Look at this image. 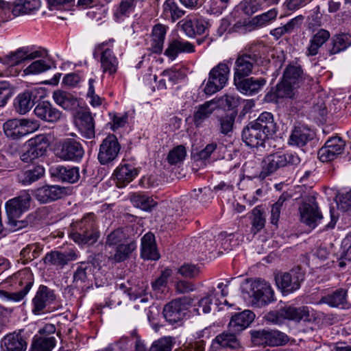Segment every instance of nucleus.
Masks as SVG:
<instances>
[{
	"mask_svg": "<svg viewBox=\"0 0 351 351\" xmlns=\"http://www.w3.org/2000/svg\"><path fill=\"white\" fill-rule=\"evenodd\" d=\"M254 317V313L250 310L234 314L228 324L229 330L239 334L250 326Z\"/></svg>",
	"mask_w": 351,
	"mask_h": 351,
	"instance_id": "obj_27",
	"label": "nucleus"
},
{
	"mask_svg": "<svg viewBox=\"0 0 351 351\" xmlns=\"http://www.w3.org/2000/svg\"><path fill=\"white\" fill-rule=\"evenodd\" d=\"M37 99V90L28 89L19 93L14 101V107L16 112L20 114H25L35 104Z\"/></svg>",
	"mask_w": 351,
	"mask_h": 351,
	"instance_id": "obj_25",
	"label": "nucleus"
},
{
	"mask_svg": "<svg viewBox=\"0 0 351 351\" xmlns=\"http://www.w3.org/2000/svg\"><path fill=\"white\" fill-rule=\"evenodd\" d=\"M44 174V167L41 165H36L31 169L21 171L18 175V180L23 185H29L40 179Z\"/></svg>",
	"mask_w": 351,
	"mask_h": 351,
	"instance_id": "obj_45",
	"label": "nucleus"
},
{
	"mask_svg": "<svg viewBox=\"0 0 351 351\" xmlns=\"http://www.w3.org/2000/svg\"><path fill=\"white\" fill-rule=\"evenodd\" d=\"M228 63H232V59L219 63L210 70L208 81L204 88L205 94L211 95L225 86L230 73Z\"/></svg>",
	"mask_w": 351,
	"mask_h": 351,
	"instance_id": "obj_5",
	"label": "nucleus"
},
{
	"mask_svg": "<svg viewBox=\"0 0 351 351\" xmlns=\"http://www.w3.org/2000/svg\"><path fill=\"white\" fill-rule=\"evenodd\" d=\"M55 346L54 337H39L33 341L30 351H51Z\"/></svg>",
	"mask_w": 351,
	"mask_h": 351,
	"instance_id": "obj_52",
	"label": "nucleus"
},
{
	"mask_svg": "<svg viewBox=\"0 0 351 351\" xmlns=\"http://www.w3.org/2000/svg\"><path fill=\"white\" fill-rule=\"evenodd\" d=\"M41 56L40 51H32L29 47H22L0 57V62L7 66L13 67Z\"/></svg>",
	"mask_w": 351,
	"mask_h": 351,
	"instance_id": "obj_14",
	"label": "nucleus"
},
{
	"mask_svg": "<svg viewBox=\"0 0 351 351\" xmlns=\"http://www.w3.org/2000/svg\"><path fill=\"white\" fill-rule=\"evenodd\" d=\"M267 344L269 346H278L286 343L288 341V337L278 330H267Z\"/></svg>",
	"mask_w": 351,
	"mask_h": 351,
	"instance_id": "obj_60",
	"label": "nucleus"
},
{
	"mask_svg": "<svg viewBox=\"0 0 351 351\" xmlns=\"http://www.w3.org/2000/svg\"><path fill=\"white\" fill-rule=\"evenodd\" d=\"M190 298L183 297L173 300L167 303L163 308V315L170 324L181 321L186 315L189 306L191 304Z\"/></svg>",
	"mask_w": 351,
	"mask_h": 351,
	"instance_id": "obj_11",
	"label": "nucleus"
},
{
	"mask_svg": "<svg viewBox=\"0 0 351 351\" xmlns=\"http://www.w3.org/2000/svg\"><path fill=\"white\" fill-rule=\"evenodd\" d=\"M277 14V10L273 8L266 12L256 16L252 19V23L257 27H263L275 20Z\"/></svg>",
	"mask_w": 351,
	"mask_h": 351,
	"instance_id": "obj_56",
	"label": "nucleus"
},
{
	"mask_svg": "<svg viewBox=\"0 0 351 351\" xmlns=\"http://www.w3.org/2000/svg\"><path fill=\"white\" fill-rule=\"evenodd\" d=\"M239 333L232 332L229 330L224 331L215 337L213 341V346L218 345L221 348L238 349L241 347L239 340L237 339V335Z\"/></svg>",
	"mask_w": 351,
	"mask_h": 351,
	"instance_id": "obj_41",
	"label": "nucleus"
},
{
	"mask_svg": "<svg viewBox=\"0 0 351 351\" xmlns=\"http://www.w3.org/2000/svg\"><path fill=\"white\" fill-rule=\"evenodd\" d=\"M219 239L221 247L226 252L232 250L239 243L238 239L234 233L228 234L226 232H221L219 235Z\"/></svg>",
	"mask_w": 351,
	"mask_h": 351,
	"instance_id": "obj_57",
	"label": "nucleus"
},
{
	"mask_svg": "<svg viewBox=\"0 0 351 351\" xmlns=\"http://www.w3.org/2000/svg\"><path fill=\"white\" fill-rule=\"evenodd\" d=\"M98 265L92 261H84L77 264L73 276V285L82 291H87L93 287L91 276Z\"/></svg>",
	"mask_w": 351,
	"mask_h": 351,
	"instance_id": "obj_9",
	"label": "nucleus"
},
{
	"mask_svg": "<svg viewBox=\"0 0 351 351\" xmlns=\"http://www.w3.org/2000/svg\"><path fill=\"white\" fill-rule=\"evenodd\" d=\"M252 215V232L256 234L265 227V219L263 217V212L259 206L253 208Z\"/></svg>",
	"mask_w": 351,
	"mask_h": 351,
	"instance_id": "obj_54",
	"label": "nucleus"
},
{
	"mask_svg": "<svg viewBox=\"0 0 351 351\" xmlns=\"http://www.w3.org/2000/svg\"><path fill=\"white\" fill-rule=\"evenodd\" d=\"M319 303L326 304L331 307L348 308L349 304L347 302V290L344 289H337L332 293L322 297Z\"/></svg>",
	"mask_w": 351,
	"mask_h": 351,
	"instance_id": "obj_33",
	"label": "nucleus"
},
{
	"mask_svg": "<svg viewBox=\"0 0 351 351\" xmlns=\"http://www.w3.org/2000/svg\"><path fill=\"white\" fill-rule=\"evenodd\" d=\"M282 79L300 87L304 85H309L313 79L305 75L300 65L289 64L283 72Z\"/></svg>",
	"mask_w": 351,
	"mask_h": 351,
	"instance_id": "obj_24",
	"label": "nucleus"
},
{
	"mask_svg": "<svg viewBox=\"0 0 351 351\" xmlns=\"http://www.w3.org/2000/svg\"><path fill=\"white\" fill-rule=\"evenodd\" d=\"M282 313H284L285 319L295 322H300V321L311 322L315 319V317L313 314H311L309 308L306 306L300 307L286 306L283 307Z\"/></svg>",
	"mask_w": 351,
	"mask_h": 351,
	"instance_id": "obj_28",
	"label": "nucleus"
},
{
	"mask_svg": "<svg viewBox=\"0 0 351 351\" xmlns=\"http://www.w3.org/2000/svg\"><path fill=\"white\" fill-rule=\"evenodd\" d=\"M3 351H25L27 343L20 334L11 333L1 341Z\"/></svg>",
	"mask_w": 351,
	"mask_h": 351,
	"instance_id": "obj_39",
	"label": "nucleus"
},
{
	"mask_svg": "<svg viewBox=\"0 0 351 351\" xmlns=\"http://www.w3.org/2000/svg\"><path fill=\"white\" fill-rule=\"evenodd\" d=\"M314 138V132L304 125L295 126L291 130L289 144L297 147H303Z\"/></svg>",
	"mask_w": 351,
	"mask_h": 351,
	"instance_id": "obj_29",
	"label": "nucleus"
},
{
	"mask_svg": "<svg viewBox=\"0 0 351 351\" xmlns=\"http://www.w3.org/2000/svg\"><path fill=\"white\" fill-rule=\"evenodd\" d=\"M96 216L93 213L86 214L80 220L73 223L74 232L72 239L79 245H93L96 243L100 233L96 223Z\"/></svg>",
	"mask_w": 351,
	"mask_h": 351,
	"instance_id": "obj_2",
	"label": "nucleus"
},
{
	"mask_svg": "<svg viewBox=\"0 0 351 351\" xmlns=\"http://www.w3.org/2000/svg\"><path fill=\"white\" fill-rule=\"evenodd\" d=\"M136 248V243L131 241L128 243L119 244L115 247L114 252H109L108 258L116 263L123 262L129 258L131 253Z\"/></svg>",
	"mask_w": 351,
	"mask_h": 351,
	"instance_id": "obj_44",
	"label": "nucleus"
},
{
	"mask_svg": "<svg viewBox=\"0 0 351 351\" xmlns=\"http://www.w3.org/2000/svg\"><path fill=\"white\" fill-rule=\"evenodd\" d=\"M67 194V189L59 185H45L34 191L36 199L43 204L62 198Z\"/></svg>",
	"mask_w": 351,
	"mask_h": 351,
	"instance_id": "obj_18",
	"label": "nucleus"
},
{
	"mask_svg": "<svg viewBox=\"0 0 351 351\" xmlns=\"http://www.w3.org/2000/svg\"><path fill=\"white\" fill-rule=\"evenodd\" d=\"M77 258V254L73 250L64 252L53 250L46 254L43 258V261L46 265L62 269L70 261H75Z\"/></svg>",
	"mask_w": 351,
	"mask_h": 351,
	"instance_id": "obj_23",
	"label": "nucleus"
},
{
	"mask_svg": "<svg viewBox=\"0 0 351 351\" xmlns=\"http://www.w3.org/2000/svg\"><path fill=\"white\" fill-rule=\"evenodd\" d=\"M300 88V86L282 79V81L276 86L275 95L277 98L297 99L300 93L298 90Z\"/></svg>",
	"mask_w": 351,
	"mask_h": 351,
	"instance_id": "obj_43",
	"label": "nucleus"
},
{
	"mask_svg": "<svg viewBox=\"0 0 351 351\" xmlns=\"http://www.w3.org/2000/svg\"><path fill=\"white\" fill-rule=\"evenodd\" d=\"M195 51L193 45L188 41L173 39L168 43L165 55L171 60H175L179 53H191Z\"/></svg>",
	"mask_w": 351,
	"mask_h": 351,
	"instance_id": "obj_34",
	"label": "nucleus"
},
{
	"mask_svg": "<svg viewBox=\"0 0 351 351\" xmlns=\"http://www.w3.org/2000/svg\"><path fill=\"white\" fill-rule=\"evenodd\" d=\"M162 8L163 16L171 22L176 21L186 13L184 10L179 7L177 0H166L163 3Z\"/></svg>",
	"mask_w": 351,
	"mask_h": 351,
	"instance_id": "obj_47",
	"label": "nucleus"
},
{
	"mask_svg": "<svg viewBox=\"0 0 351 351\" xmlns=\"http://www.w3.org/2000/svg\"><path fill=\"white\" fill-rule=\"evenodd\" d=\"M330 32L324 29H319L311 37L306 54L308 56H316L319 48L330 38Z\"/></svg>",
	"mask_w": 351,
	"mask_h": 351,
	"instance_id": "obj_38",
	"label": "nucleus"
},
{
	"mask_svg": "<svg viewBox=\"0 0 351 351\" xmlns=\"http://www.w3.org/2000/svg\"><path fill=\"white\" fill-rule=\"evenodd\" d=\"M302 19V16H299L291 19L285 25L274 28L270 31V34L276 39H279L285 34L293 32L298 26V21Z\"/></svg>",
	"mask_w": 351,
	"mask_h": 351,
	"instance_id": "obj_49",
	"label": "nucleus"
},
{
	"mask_svg": "<svg viewBox=\"0 0 351 351\" xmlns=\"http://www.w3.org/2000/svg\"><path fill=\"white\" fill-rule=\"evenodd\" d=\"M269 137L254 123L250 122L242 131V139L247 146L258 147L264 146L266 140Z\"/></svg>",
	"mask_w": 351,
	"mask_h": 351,
	"instance_id": "obj_20",
	"label": "nucleus"
},
{
	"mask_svg": "<svg viewBox=\"0 0 351 351\" xmlns=\"http://www.w3.org/2000/svg\"><path fill=\"white\" fill-rule=\"evenodd\" d=\"M125 238V236L122 229L118 228L114 230L107 236L105 242V250L107 252L110 248L116 247L119 244H122L121 243Z\"/></svg>",
	"mask_w": 351,
	"mask_h": 351,
	"instance_id": "obj_55",
	"label": "nucleus"
},
{
	"mask_svg": "<svg viewBox=\"0 0 351 351\" xmlns=\"http://www.w3.org/2000/svg\"><path fill=\"white\" fill-rule=\"evenodd\" d=\"M106 44L102 43L98 47L100 51L101 69L103 73L113 75L118 69L119 61L113 51L107 47Z\"/></svg>",
	"mask_w": 351,
	"mask_h": 351,
	"instance_id": "obj_22",
	"label": "nucleus"
},
{
	"mask_svg": "<svg viewBox=\"0 0 351 351\" xmlns=\"http://www.w3.org/2000/svg\"><path fill=\"white\" fill-rule=\"evenodd\" d=\"M51 176L62 182L73 184L80 179V169L77 167L55 165L49 169Z\"/></svg>",
	"mask_w": 351,
	"mask_h": 351,
	"instance_id": "obj_19",
	"label": "nucleus"
},
{
	"mask_svg": "<svg viewBox=\"0 0 351 351\" xmlns=\"http://www.w3.org/2000/svg\"><path fill=\"white\" fill-rule=\"evenodd\" d=\"M121 150V145L114 134L108 135L99 145L97 158L100 164L105 165L113 162Z\"/></svg>",
	"mask_w": 351,
	"mask_h": 351,
	"instance_id": "obj_12",
	"label": "nucleus"
},
{
	"mask_svg": "<svg viewBox=\"0 0 351 351\" xmlns=\"http://www.w3.org/2000/svg\"><path fill=\"white\" fill-rule=\"evenodd\" d=\"M135 5V0H121L114 12V16L119 19L128 16L134 11Z\"/></svg>",
	"mask_w": 351,
	"mask_h": 351,
	"instance_id": "obj_59",
	"label": "nucleus"
},
{
	"mask_svg": "<svg viewBox=\"0 0 351 351\" xmlns=\"http://www.w3.org/2000/svg\"><path fill=\"white\" fill-rule=\"evenodd\" d=\"M236 114L234 113L226 114L218 117L219 132L224 134L228 135L232 131L234 123Z\"/></svg>",
	"mask_w": 351,
	"mask_h": 351,
	"instance_id": "obj_53",
	"label": "nucleus"
},
{
	"mask_svg": "<svg viewBox=\"0 0 351 351\" xmlns=\"http://www.w3.org/2000/svg\"><path fill=\"white\" fill-rule=\"evenodd\" d=\"M345 141L339 136L329 138L318 152V156L322 162H329L335 160L341 154L345 148Z\"/></svg>",
	"mask_w": 351,
	"mask_h": 351,
	"instance_id": "obj_16",
	"label": "nucleus"
},
{
	"mask_svg": "<svg viewBox=\"0 0 351 351\" xmlns=\"http://www.w3.org/2000/svg\"><path fill=\"white\" fill-rule=\"evenodd\" d=\"M49 146L48 139L44 134H39L27 141L26 147L20 152V159L26 163L45 155Z\"/></svg>",
	"mask_w": 351,
	"mask_h": 351,
	"instance_id": "obj_8",
	"label": "nucleus"
},
{
	"mask_svg": "<svg viewBox=\"0 0 351 351\" xmlns=\"http://www.w3.org/2000/svg\"><path fill=\"white\" fill-rule=\"evenodd\" d=\"M34 112L38 118L49 123L58 121L62 115V112L48 101L39 102L36 106Z\"/></svg>",
	"mask_w": 351,
	"mask_h": 351,
	"instance_id": "obj_26",
	"label": "nucleus"
},
{
	"mask_svg": "<svg viewBox=\"0 0 351 351\" xmlns=\"http://www.w3.org/2000/svg\"><path fill=\"white\" fill-rule=\"evenodd\" d=\"M186 156V150L184 145H180L171 149L167 156V161L171 165H177L184 160Z\"/></svg>",
	"mask_w": 351,
	"mask_h": 351,
	"instance_id": "obj_58",
	"label": "nucleus"
},
{
	"mask_svg": "<svg viewBox=\"0 0 351 351\" xmlns=\"http://www.w3.org/2000/svg\"><path fill=\"white\" fill-rule=\"evenodd\" d=\"M252 303L256 306H265L274 300V293L270 285L263 280H256L250 284Z\"/></svg>",
	"mask_w": 351,
	"mask_h": 351,
	"instance_id": "obj_10",
	"label": "nucleus"
},
{
	"mask_svg": "<svg viewBox=\"0 0 351 351\" xmlns=\"http://www.w3.org/2000/svg\"><path fill=\"white\" fill-rule=\"evenodd\" d=\"M275 279L283 295H287L300 289L301 282L304 280V273L300 267H297L288 272L277 274Z\"/></svg>",
	"mask_w": 351,
	"mask_h": 351,
	"instance_id": "obj_7",
	"label": "nucleus"
},
{
	"mask_svg": "<svg viewBox=\"0 0 351 351\" xmlns=\"http://www.w3.org/2000/svg\"><path fill=\"white\" fill-rule=\"evenodd\" d=\"M141 256L145 259L155 261L160 258L154 234L151 232L145 234L141 239Z\"/></svg>",
	"mask_w": 351,
	"mask_h": 351,
	"instance_id": "obj_36",
	"label": "nucleus"
},
{
	"mask_svg": "<svg viewBox=\"0 0 351 351\" xmlns=\"http://www.w3.org/2000/svg\"><path fill=\"white\" fill-rule=\"evenodd\" d=\"M53 99L58 105L66 110H75L80 106L78 99L73 94L64 90L54 91Z\"/></svg>",
	"mask_w": 351,
	"mask_h": 351,
	"instance_id": "obj_37",
	"label": "nucleus"
},
{
	"mask_svg": "<svg viewBox=\"0 0 351 351\" xmlns=\"http://www.w3.org/2000/svg\"><path fill=\"white\" fill-rule=\"evenodd\" d=\"M74 123L84 138L87 139L95 138V120L89 109L77 110L74 114Z\"/></svg>",
	"mask_w": 351,
	"mask_h": 351,
	"instance_id": "obj_15",
	"label": "nucleus"
},
{
	"mask_svg": "<svg viewBox=\"0 0 351 351\" xmlns=\"http://www.w3.org/2000/svg\"><path fill=\"white\" fill-rule=\"evenodd\" d=\"M217 293L214 287L209 289L208 293L202 297L195 305L194 311L197 315L202 313H208L211 311V306L213 304V300L215 299V304L219 306L222 304V302L219 298H217Z\"/></svg>",
	"mask_w": 351,
	"mask_h": 351,
	"instance_id": "obj_35",
	"label": "nucleus"
},
{
	"mask_svg": "<svg viewBox=\"0 0 351 351\" xmlns=\"http://www.w3.org/2000/svg\"><path fill=\"white\" fill-rule=\"evenodd\" d=\"M170 269H165L162 271L160 276L152 283V288L157 292H163L165 289L168 278L171 275Z\"/></svg>",
	"mask_w": 351,
	"mask_h": 351,
	"instance_id": "obj_62",
	"label": "nucleus"
},
{
	"mask_svg": "<svg viewBox=\"0 0 351 351\" xmlns=\"http://www.w3.org/2000/svg\"><path fill=\"white\" fill-rule=\"evenodd\" d=\"M178 273L186 278H194L199 276L200 268L194 264L184 263L178 269Z\"/></svg>",
	"mask_w": 351,
	"mask_h": 351,
	"instance_id": "obj_61",
	"label": "nucleus"
},
{
	"mask_svg": "<svg viewBox=\"0 0 351 351\" xmlns=\"http://www.w3.org/2000/svg\"><path fill=\"white\" fill-rule=\"evenodd\" d=\"M12 12L16 16L29 14L36 10L40 6L39 0H15L12 3Z\"/></svg>",
	"mask_w": 351,
	"mask_h": 351,
	"instance_id": "obj_42",
	"label": "nucleus"
},
{
	"mask_svg": "<svg viewBox=\"0 0 351 351\" xmlns=\"http://www.w3.org/2000/svg\"><path fill=\"white\" fill-rule=\"evenodd\" d=\"M251 122L264 132L269 138H271L277 132V124L274 121V116L271 112H263L256 120Z\"/></svg>",
	"mask_w": 351,
	"mask_h": 351,
	"instance_id": "obj_32",
	"label": "nucleus"
},
{
	"mask_svg": "<svg viewBox=\"0 0 351 351\" xmlns=\"http://www.w3.org/2000/svg\"><path fill=\"white\" fill-rule=\"evenodd\" d=\"M237 88L240 93L246 95H254L258 93L266 85L267 80L265 77H244L234 82Z\"/></svg>",
	"mask_w": 351,
	"mask_h": 351,
	"instance_id": "obj_21",
	"label": "nucleus"
},
{
	"mask_svg": "<svg viewBox=\"0 0 351 351\" xmlns=\"http://www.w3.org/2000/svg\"><path fill=\"white\" fill-rule=\"evenodd\" d=\"M285 200L286 197L284 195H282L280 196L278 201L272 205L270 218L272 224L277 226L280 219L281 209Z\"/></svg>",
	"mask_w": 351,
	"mask_h": 351,
	"instance_id": "obj_64",
	"label": "nucleus"
},
{
	"mask_svg": "<svg viewBox=\"0 0 351 351\" xmlns=\"http://www.w3.org/2000/svg\"><path fill=\"white\" fill-rule=\"evenodd\" d=\"M55 154L62 160L79 162L84 155V149L79 141L66 138L56 145Z\"/></svg>",
	"mask_w": 351,
	"mask_h": 351,
	"instance_id": "obj_6",
	"label": "nucleus"
},
{
	"mask_svg": "<svg viewBox=\"0 0 351 351\" xmlns=\"http://www.w3.org/2000/svg\"><path fill=\"white\" fill-rule=\"evenodd\" d=\"M300 221L308 226L315 228L322 219L315 197H308L299 207Z\"/></svg>",
	"mask_w": 351,
	"mask_h": 351,
	"instance_id": "obj_13",
	"label": "nucleus"
},
{
	"mask_svg": "<svg viewBox=\"0 0 351 351\" xmlns=\"http://www.w3.org/2000/svg\"><path fill=\"white\" fill-rule=\"evenodd\" d=\"M270 60L266 56L263 47L252 44L246 46L237 56L234 67V82L249 76L254 66L266 67Z\"/></svg>",
	"mask_w": 351,
	"mask_h": 351,
	"instance_id": "obj_1",
	"label": "nucleus"
},
{
	"mask_svg": "<svg viewBox=\"0 0 351 351\" xmlns=\"http://www.w3.org/2000/svg\"><path fill=\"white\" fill-rule=\"evenodd\" d=\"M138 174V170L132 165L121 164L114 171L118 187L121 188L132 182Z\"/></svg>",
	"mask_w": 351,
	"mask_h": 351,
	"instance_id": "obj_30",
	"label": "nucleus"
},
{
	"mask_svg": "<svg viewBox=\"0 0 351 351\" xmlns=\"http://www.w3.org/2000/svg\"><path fill=\"white\" fill-rule=\"evenodd\" d=\"M5 135L11 139H21L24 135L20 119H11L6 121L3 125Z\"/></svg>",
	"mask_w": 351,
	"mask_h": 351,
	"instance_id": "obj_46",
	"label": "nucleus"
},
{
	"mask_svg": "<svg viewBox=\"0 0 351 351\" xmlns=\"http://www.w3.org/2000/svg\"><path fill=\"white\" fill-rule=\"evenodd\" d=\"M32 197L27 191H23L19 196L12 198L5 203L8 225L11 231H16L27 225V222L17 219L28 210Z\"/></svg>",
	"mask_w": 351,
	"mask_h": 351,
	"instance_id": "obj_3",
	"label": "nucleus"
},
{
	"mask_svg": "<svg viewBox=\"0 0 351 351\" xmlns=\"http://www.w3.org/2000/svg\"><path fill=\"white\" fill-rule=\"evenodd\" d=\"M217 101L214 99L205 101L195 107L193 115V121L196 127H200L214 112L217 108Z\"/></svg>",
	"mask_w": 351,
	"mask_h": 351,
	"instance_id": "obj_31",
	"label": "nucleus"
},
{
	"mask_svg": "<svg viewBox=\"0 0 351 351\" xmlns=\"http://www.w3.org/2000/svg\"><path fill=\"white\" fill-rule=\"evenodd\" d=\"M351 46V34H339L333 36L328 45L329 55L337 54Z\"/></svg>",
	"mask_w": 351,
	"mask_h": 351,
	"instance_id": "obj_40",
	"label": "nucleus"
},
{
	"mask_svg": "<svg viewBox=\"0 0 351 351\" xmlns=\"http://www.w3.org/2000/svg\"><path fill=\"white\" fill-rule=\"evenodd\" d=\"M54 291L45 285H40L32 299V311L34 315H40L45 308L56 300Z\"/></svg>",
	"mask_w": 351,
	"mask_h": 351,
	"instance_id": "obj_17",
	"label": "nucleus"
},
{
	"mask_svg": "<svg viewBox=\"0 0 351 351\" xmlns=\"http://www.w3.org/2000/svg\"><path fill=\"white\" fill-rule=\"evenodd\" d=\"M130 200L135 207L145 211L151 210L156 204L152 197L140 193H134L131 196Z\"/></svg>",
	"mask_w": 351,
	"mask_h": 351,
	"instance_id": "obj_48",
	"label": "nucleus"
},
{
	"mask_svg": "<svg viewBox=\"0 0 351 351\" xmlns=\"http://www.w3.org/2000/svg\"><path fill=\"white\" fill-rule=\"evenodd\" d=\"M33 281H28L23 289L18 292L10 293L4 290L0 289V298H4L7 300L13 301L15 302L21 301L26 295L29 293L33 286Z\"/></svg>",
	"mask_w": 351,
	"mask_h": 351,
	"instance_id": "obj_50",
	"label": "nucleus"
},
{
	"mask_svg": "<svg viewBox=\"0 0 351 351\" xmlns=\"http://www.w3.org/2000/svg\"><path fill=\"white\" fill-rule=\"evenodd\" d=\"M301 162V158L295 153H275L267 156L263 161L262 170L258 177L265 179L280 168L287 165L298 166Z\"/></svg>",
	"mask_w": 351,
	"mask_h": 351,
	"instance_id": "obj_4",
	"label": "nucleus"
},
{
	"mask_svg": "<svg viewBox=\"0 0 351 351\" xmlns=\"http://www.w3.org/2000/svg\"><path fill=\"white\" fill-rule=\"evenodd\" d=\"M175 344V339L166 336L155 340L151 345L148 351H172Z\"/></svg>",
	"mask_w": 351,
	"mask_h": 351,
	"instance_id": "obj_51",
	"label": "nucleus"
},
{
	"mask_svg": "<svg viewBox=\"0 0 351 351\" xmlns=\"http://www.w3.org/2000/svg\"><path fill=\"white\" fill-rule=\"evenodd\" d=\"M51 68L45 60H39L33 62L25 69L24 73L27 75L29 74H38L49 70Z\"/></svg>",
	"mask_w": 351,
	"mask_h": 351,
	"instance_id": "obj_63",
	"label": "nucleus"
}]
</instances>
